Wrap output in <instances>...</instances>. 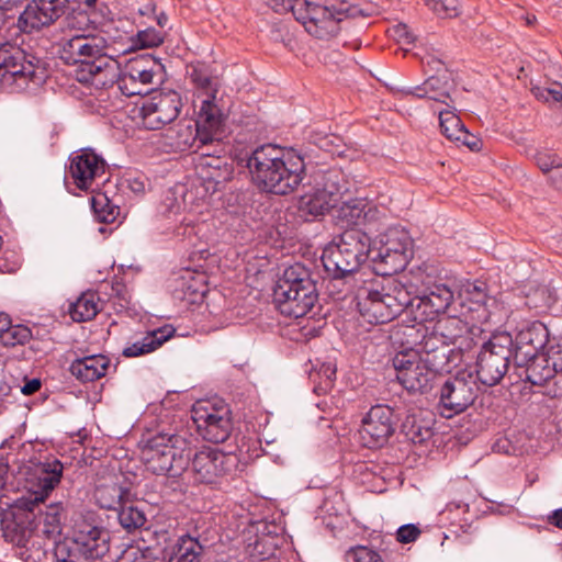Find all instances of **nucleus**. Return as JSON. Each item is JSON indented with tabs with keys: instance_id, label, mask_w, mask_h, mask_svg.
Instances as JSON below:
<instances>
[{
	"instance_id": "a878e982",
	"label": "nucleus",
	"mask_w": 562,
	"mask_h": 562,
	"mask_svg": "<svg viewBox=\"0 0 562 562\" xmlns=\"http://www.w3.org/2000/svg\"><path fill=\"white\" fill-rule=\"evenodd\" d=\"M215 94L202 101L194 126L199 128L200 143L207 145L218 139L223 133L225 115L222 109L214 102Z\"/></svg>"
},
{
	"instance_id": "39448f33",
	"label": "nucleus",
	"mask_w": 562,
	"mask_h": 562,
	"mask_svg": "<svg viewBox=\"0 0 562 562\" xmlns=\"http://www.w3.org/2000/svg\"><path fill=\"white\" fill-rule=\"evenodd\" d=\"M188 441L177 434H157L143 449L146 469L156 475L180 476L190 464Z\"/></svg>"
},
{
	"instance_id": "6e6552de",
	"label": "nucleus",
	"mask_w": 562,
	"mask_h": 562,
	"mask_svg": "<svg viewBox=\"0 0 562 562\" xmlns=\"http://www.w3.org/2000/svg\"><path fill=\"white\" fill-rule=\"evenodd\" d=\"M438 409L442 417L452 418L472 406L479 396L480 387L473 373L467 370L437 381Z\"/></svg>"
},
{
	"instance_id": "393cba45",
	"label": "nucleus",
	"mask_w": 562,
	"mask_h": 562,
	"mask_svg": "<svg viewBox=\"0 0 562 562\" xmlns=\"http://www.w3.org/2000/svg\"><path fill=\"white\" fill-rule=\"evenodd\" d=\"M419 346L418 357L437 374L449 372L452 363L456 366L454 349L430 331L423 336Z\"/></svg>"
},
{
	"instance_id": "5701e85b",
	"label": "nucleus",
	"mask_w": 562,
	"mask_h": 562,
	"mask_svg": "<svg viewBox=\"0 0 562 562\" xmlns=\"http://www.w3.org/2000/svg\"><path fill=\"white\" fill-rule=\"evenodd\" d=\"M66 13L65 2H29L19 18L25 33L48 27Z\"/></svg>"
},
{
	"instance_id": "473e14b6",
	"label": "nucleus",
	"mask_w": 562,
	"mask_h": 562,
	"mask_svg": "<svg viewBox=\"0 0 562 562\" xmlns=\"http://www.w3.org/2000/svg\"><path fill=\"white\" fill-rule=\"evenodd\" d=\"M204 549L198 537L186 533L166 547L164 552L168 562H201Z\"/></svg>"
},
{
	"instance_id": "774afa93",
	"label": "nucleus",
	"mask_w": 562,
	"mask_h": 562,
	"mask_svg": "<svg viewBox=\"0 0 562 562\" xmlns=\"http://www.w3.org/2000/svg\"><path fill=\"white\" fill-rule=\"evenodd\" d=\"M542 394L551 398L562 397V370H557L551 376L543 383Z\"/></svg>"
},
{
	"instance_id": "79ce46f5",
	"label": "nucleus",
	"mask_w": 562,
	"mask_h": 562,
	"mask_svg": "<svg viewBox=\"0 0 562 562\" xmlns=\"http://www.w3.org/2000/svg\"><path fill=\"white\" fill-rule=\"evenodd\" d=\"M131 491L117 482H108L97 485L94 499L99 507L108 510H116L128 499Z\"/></svg>"
},
{
	"instance_id": "69168bd1",
	"label": "nucleus",
	"mask_w": 562,
	"mask_h": 562,
	"mask_svg": "<svg viewBox=\"0 0 562 562\" xmlns=\"http://www.w3.org/2000/svg\"><path fill=\"white\" fill-rule=\"evenodd\" d=\"M138 79H131L127 75V70L120 71V76L116 78V86L122 94L126 97L142 94L143 91L138 88Z\"/></svg>"
},
{
	"instance_id": "de8ad7c7",
	"label": "nucleus",
	"mask_w": 562,
	"mask_h": 562,
	"mask_svg": "<svg viewBox=\"0 0 562 562\" xmlns=\"http://www.w3.org/2000/svg\"><path fill=\"white\" fill-rule=\"evenodd\" d=\"M91 209L100 223H113L120 214V207L108 196L105 191H92Z\"/></svg>"
},
{
	"instance_id": "58836bf2",
	"label": "nucleus",
	"mask_w": 562,
	"mask_h": 562,
	"mask_svg": "<svg viewBox=\"0 0 562 562\" xmlns=\"http://www.w3.org/2000/svg\"><path fill=\"white\" fill-rule=\"evenodd\" d=\"M81 81H90L101 88L113 87L120 76L119 68L106 58V55L93 61V64H89L88 68H81Z\"/></svg>"
},
{
	"instance_id": "4c0bfd02",
	"label": "nucleus",
	"mask_w": 562,
	"mask_h": 562,
	"mask_svg": "<svg viewBox=\"0 0 562 562\" xmlns=\"http://www.w3.org/2000/svg\"><path fill=\"white\" fill-rule=\"evenodd\" d=\"M423 415V411L411 412L401 425V434L414 445H422L434 436V419Z\"/></svg>"
},
{
	"instance_id": "052dcab7",
	"label": "nucleus",
	"mask_w": 562,
	"mask_h": 562,
	"mask_svg": "<svg viewBox=\"0 0 562 562\" xmlns=\"http://www.w3.org/2000/svg\"><path fill=\"white\" fill-rule=\"evenodd\" d=\"M255 529V535H258V537L269 538L270 540L282 543L284 526L281 522L260 520L256 522Z\"/></svg>"
},
{
	"instance_id": "72a5a7b5",
	"label": "nucleus",
	"mask_w": 562,
	"mask_h": 562,
	"mask_svg": "<svg viewBox=\"0 0 562 562\" xmlns=\"http://www.w3.org/2000/svg\"><path fill=\"white\" fill-rule=\"evenodd\" d=\"M206 292L207 286L204 276H193V273L188 270L176 280L172 296L175 300L191 305L201 302Z\"/></svg>"
},
{
	"instance_id": "9b49d317",
	"label": "nucleus",
	"mask_w": 562,
	"mask_h": 562,
	"mask_svg": "<svg viewBox=\"0 0 562 562\" xmlns=\"http://www.w3.org/2000/svg\"><path fill=\"white\" fill-rule=\"evenodd\" d=\"M355 300L359 314L368 324H386L395 318V301L387 299L383 279L362 280L356 290Z\"/></svg>"
},
{
	"instance_id": "e433bc0d",
	"label": "nucleus",
	"mask_w": 562,
	"mask_h": 562,
	"mask_svg": "<svg viewBox=\"0 0 562 562\" xmlns=\"http://www.w3.org/2000/svg\"><path fill=\"white\" fill-rule=\"evenodd\" d=\"M199 128L191 122L180 121L164 134V143L171 151L183 153L190 150L200 142Z\"/></svg>"
},
{
	"instance_id": "c756f323",
	"label": "nucleus",
	"mask_w": 562,
	"mask_h": 562,
	"mask_svg": "<svg viewBox=\"0 0 562 562\" xmlns=\"http://www.w3.org/2000/svg\"><path fill=\"white\" fill-rule=\"evenodd\" d=\"M462 305L469 304V312L475 313L472 319L479 323L490 321V311L486 307L487 301L493 300L487 293V284L484 281L475 280L464 284L460 292Z\"/></svg>"
},
{
	"instance_id": "ea45409f",
	"label": "nucleus",
	"mask_w": 562,
	"mask_h": 562,
	"mask_svg": "<svg viewBox=\"0 0 562 562\" xmlns=\"http://www.w3.org/2000/svg\"><path fill=\"white\" fill-rule=\"evenodd\" d=\"M453 301V292L446 283L435 282L427 286L424 295L420 297L419 307L424 306L429 314L439 315L446 313Z\"/></svg>"
},
{
	"instance_id": "0eeeda50",
	"label": "nucleus",
	"mask_w": 562,
	"mask_h": 562,
	"mask_svg": "<svg viewBox=\"0 0 562 562\" xmlns=\"http://www.w3.org/2000/svg\"><path fill=\"white\" fill-rule=\"evenodd\" d=\"M514 339L508 331L494 333L483 341L476 356V381L483 385L495 386L501 383L514 362Z\"/></svg>"
},
{
	"instance_id": "8fccbe9b",
	"label": "nucleus",
	"mask_w": 562,
	"mask_h": 562,
	"mask_svg": "<svg viewBox=\"0 0 562 562\" xmlns=\"http://www.w3.org/2000/svg\"><path fill=\"white\" fill-rule=\"evenodd\" d=\"M117 519L123 529L133 532L140 529L147 521L145 513L134 504H128V499L116 509Z\"/></svg>"
},
{
	"instance_id": "1a4fd4ad",
	"label": "nucleus",
	"mask_w": 562,
	"mask_h": 562,
	"mask_svg": "<svg viewBox=\"0 0 562 562\" xmlns=\"http://www.w3.org/2000/svg\"><path fill=\"white\" fill-rule=\"evenodd\" d=\"M413 257V239L402 227H389L380 238L372 261L381 276H393L403 271Z\"/></svg>"
},
{
	"instance_id": "b1692460",
	"label": "nucleus",
	"mask_w": 562,
	"mask_h": 562,
	"mask_svg": "<svg viewBox=\"0 0 562 562\" xmlns=\"http://www.w3.org/2000/svg\"><path fill=\"white\" fill-rule=\"evenodd\" d=\"M195 414L194 422L198 430L206 441L222 443L229 438L233 423L228 409H213L212 412L203 409L196 411Z\"/></svg>"
},
{
	"instance_id": "aec40b11",
	"label": "nucleus",
	"mask_w": 562,
	"mask_h": 562,
	"mask_svg": "<svg viewBox=\"0 0 562 562\" xmlns=\"http://www.w3.org/2000/svg\"><path fill=\"white\" fill-rule=\"evenodd\" d=\"M198 176L205 195L213 196L228 188L234 179V166L226 157L203 153L198 166Z\"/></svg>"
},
{
	"instance_id": "6ab92c4d",
	"label": "nucleus",
	"mask_w": 562,
	"mask_h": 562,
	"mask_svg": "<svg viewBox=\"0 0 562 562\" xmlns=\"http://www.w3.org/2000/svg\"><path fill=\"white\" fill-rule=\"evenodd\" d=\"M59 46V58L70 66L80 64L81 68H88L89 64L106 55L105 40L93 33H77L61 40Z\"/></svg>"
},
{
	"instance_id": "4468645a",
	"label": "nucleus",
	"mask_w": 562,
	"mask_h": 562,
	"mask_svg": "<svg viewBox=\"0 0 562 562\" xmlns=\"http://www.w3.org/2000/svg\"><path fill=\"white\" fill-rule=\"evenodd\" d=\"M182 105L181 95L177 91H154L143 99L138 115L146 130L156 131L173 122Z\"/></svg>"
},
{
	"instance_id": "dca6fc26",
	"label": "nucleus",
	"mask_w": 562,
	"mask_h": 562,
	"mask_svg": "<svg viewBox=\"0 0 562 562\" xmlns=\"http://www.w3.org/2000/svg\"><path fill=\"white\" fill-rule=\"evenodd\" d=\"M70 539L95 561L101 560L110 551V531L102 525V519L93 510L82 513L75 520Z\"/></svg>"
},
{
	"instance_id": "0e129e2a",
	"label": "nucleus",
	"mask_w": 562,
	"mask_h": 562,
	"mask_svg": "<svg viewBox=\"0 0 562 562\" xmlns=\"http://www.w3.org/2000/svg\"><path fill=\"white\" fill-rule=\"evenodd\" d=\"M535 160L538 168L548 177L554 169L562 165V158L559 155L548 151L537 153Z\"/></svg>"
},
{
	"instance_id": "423d86ee",
	"label": "nucleus",
	"mask_w": 562,
	"mask_h": 562,
	"mask_svg": "<svg viewBox=\"0 0 562 562\" xmlns=\"http://www.w3.org/2000/svg\"><path fill=\"white\" fill-rule=\"evenodd\" d=\"M372 252L370 236L361 229L350 228L340 234L335 246L324 250L321 260L325 272L355 276Z\"/></svg>"
},
{
	"instance_id": "20e7f679",
	"label": "nucleus",
	"mask_w": 562,
	"mask_h": 562,
	"mask_svg": "<svg viewBox=\"0 0 562 562\" xmlns=\"http://www.w3.org/2000/svg\"><path fill=\"white\" fill-rule=\"evenodd\" d=\"M45 78L41 58L11 43L0 45V90L21 92L30 82L38 86Z\"/></svg>"
},
{
	"instance_id": "7c9ffc66",
	"label": "nucleus",
	"mask_w": 562,
	"mask_h": 562,
	"mask_svg": "<svg viewBox=\"0 0 562 562\" xmlns=\"http://www.w3.org/2000/svg\"><path fill=\"white\" fill-rule=\"evenodd\" d=\"M111 364L109 357L98 353L75 359L69 372L81 383L94 382L103 378Z\"/></svg>"
},
{
	"instance_id": "a18cd8bd",
	"label": "nucleus",
	"mask_w": 562,
	"mask_h": 562,
	"mask_svg": "<svg viewBox=\"0 0 562 562\" xmlns=\"http://www.w3.org/2000/svg\"><path fill=\"white\" fill-rule=\"evenodd\" d=\"M470 331V325L457 316L442 317L434 325L431 334L448 346L453 345L461 334Z\"/></svg>"
},
{
	"instance_id": "680f3d73",
	"label": "nucleus",
	"mask_w": 562,
	"mask_h": 562,
	"mask_svg": "<svg viewBox=\"0 0 562 562\" xmlns=\"http://www.w3.org/2000/svg\"><path fill=\"white\" fill-rule=\"evenodd\" d=\"M189 77L199 89L209 90L212 86V76L209 66L203 63L191 65Z\"/></svg>"
},
{
	"instance_id": "09e8293b",
	"label": "nucleus",
	"mask_w": 562,
	"mask_h": 562,
	"mask_svg": "<svg viewBox=\"0 0 562 562\" xmlns=\"http://www.w3.org/2000/svg\"><path fill=\"white\" fill-rule=\"evenodd\" d=\"M55 562H94L88 553L70 538L55 543Z\"/></svg>"
},
{
	"instance_id": "ddd939ff",
	"label": "nucleus",
	"mask_w": 562,
	"mask_h": 562,
	"mask_svg": "<svg viewBox=\"0 0 562 562\" xmlns=\"http://www.w3.org/2000/svg\"><path fill=\"white\" fill-rule=\"evenodd\" d=\"M392 362L396 380L409 393L427 394L436 386L438 379L442 380V374L428 368L416 352L400 351Z\"/></svg>"
},
{
	"instance_id": "a211bd4d",
	"label": "nucleus",
	"mask_w": 562,
	"mask_h": 562,
	"mask_svg": "<svg viewBox=\"0 0 562 562\" xmlns=\"http://www.w3.org/2000/svg\"><path fill=\"white\" fill-rule=\"evenodd\" d=\"M395 411L383 404L372 406L362 417L359 429L362 445L369 449L384 447L394 435L397 426Z\"/></svg>"
},
{
	"instance_id": "bb28decb",
	"label": "nucleus",
	"mask_w": 562,
	"mask_h": 562,
	"mask_svg": "<svg viewBox=\"0 0 562 562\" xmlns=\"http://www.w3.org/2000/svg\"><path fill=\"white\" fill-rule=\"evenodd\" d=\"M76 8L70 10L66 8V25L79 33H93L104 19L102 8H98V2H77Z\"/></svg>"
},
{
	"instance_id": "338daca9",
	"label": "nucleus",
	"mask_w": 562,
	"mask_h": 562,
	"mask_svg": "<svg viewBox=\"0 0 562 562\" xmlns=\"http://www.w3.org/2000/svg\"><path fill=\"white\" fill-rule=\"evenodd\" d=\"M452 5H448L447 2H426L429 10L434 12L440 19L457 18L461 14V7L458 2H450Z\"/></svg>"
},
{
	"instance_id": "c03bdc74",
	"label": "nucleus",
	"mask_w": 562,
	"mask_h": 562,
	"mask_svg": "<svg viewBox=\"0 0 562 562\" xmlns=\"http://www.w3.org/2000/svg\"><path fill=\"white\" fill-rule=\"evenodd\" d=\"M159 67L154 56L149 54H140L131 58L124 69L127 70L131 79H138L140 85L153 82L156 69Z\"/></svg>"
},
{
	"instance_id": "4d7b16f0",
	"label": "nucleus",
	"mask_w": 562,
	"mask_h": 562,
	"mask_svg": "<svg viewBox=\"0 0 562 562\" xmlns=\"http://www.w3.org/2000/svg\"><path fill=\"white\" fill-rule=\"evenodd\" d=\"M441 133L450 140L460 138L467 130L461 119L450 110L439 111Z\"/></svg>"
},
{
	"instance_id": "6e6d98bb",
	"label": "nucleus",
	"mask_w": 562,
	"mask_h": 562,
	"mask_svg": "<svg viewBox=\"0 0 562 562\" xmlns=\"http://www.w3.org/2000/svg\"><path fill=\"white\" fill-rule=\"evenodd\" d=\"M324 282L328 295L334 300L344 299L351 290V280L355 276H340L335 272H325Z\"/></svg>"
},
{
	"instance_id": "f3484780",
	"label": "nucleus",
	"mask_w": 562,
	"mask_h": 562,
	"mask_svg": "<svg viewBox=\"0 0 562 562\" xmlns=\"http://www.w3.org/2000/svg\"><path fill=\"white\" fill-rule=\"evenodd\" d=\"M70 539L95 561L101 560L110 551V531L102 525V519L93 510L82 513L75 520Z\"/></svg>"
},
{
	"instance_id": "5fc2aeb1",
	"label": "nucleus",
	"mask_w": 562,
	"mask_h": 562,
	"mask_svg": "<svg viewBox=\"0 0 562 562\" xmlns=\"http://www.w3.org/2000/svg\"><path fill=\"white\" fill-rule=\"evenodd\" d=\"M280 544L281 543L270 540L269 538H262L255 535L248 539L246 550L251 558L258 561H266L274 557Z\"/></svg>"
},
{
	"instance_id": "c9c22d12",
	"label": "nucleus",
	"mask_w": 562,
	"mask_h": 562,
	"mask_svg": "<svg viewBox=\"0 0 562 562\" xmlns=\"http://www.w3.org/2000/svg\"><path fill=\"white\" fill-rule=\"evenodd\" d=\"M336 203L327 198L326 194L313 189L304 193L297 201V216L304 222H313L324 216Z\"/></svg>"
},
{
	"instance_id": "4be33fe9",
	"label": "nucleus",
	"mask_w": 562,
	"mask_h": 562,
	"mask_svg": "<svg viewBox=\"0 0 562 562\" xmlns=\"http://www.w3.org/2000/svg\"><path fill=\"white\" fill-rule=\"evenodd\" d=\"M35 507L29 509L18 507V498L11 509L0 520L1 529L5 541L24 548L29 542L34 529L37 527L35 519Z\"/></svg>"
},
{
	"instance_id": "cd10ccee",
	"label": "nucleus",
	"mask_w": 562,
	"mask_h": 562,
	"mask_svg": "<svg viewBox=\"0 0 562 562\" xmlns=\"http://www.w3.org/2000/svg\"><path fill=\"white\" fill-rule=\"evenodd\" d=\"M558 368L547 353H537L527 361H514V373L519 380L542 386Z\"/></svg>"
},
{
	"instance_id": "603ef678",
	"label": "nucleus",
	"mask_w": 562,
	"mask_h": 562,
	"mask_svg": "<svg viewBox=\"0 0 562 562\" xmlns=\"http://www.w3.org/2000/svg\"><path fill=\"white\" fill-rule=\"evenodd\" d=\"M482 329L476 326H470V331L465 334H461L460 338L453 344L456 347L454 356L456 360L463 361L464 358L472 359L475 353V349L480 346V333Z\"/></svg>"
},
{
	"instance_id": "3c124183",
	"label": "nucleus",
	"mask_w": 562,
	"mask_h": 562,
	"mask_svg": "<svg viewBox=\"0 0 562 562\" xmlns=\"http://www.w3.org/2000/svg\"><path fill=\"white\" fill-rule=\"evenodd\" d=\"M31 339L32 329L23 324H12V319L10 318L9 324H7L0 337V346L5 348L26 346V342Z\"/></svg>"
},
{
	"instance_id": "864d4df0",
	"label": "nucleus",
	"mask_w": 562,
	"mask_h": 562,
	"mask_svg": "<svg viewBox=\"0 0 562 562\" xmlns=\"http://www.w3.org/2000/svg\"><path fill=\"white\" fill-rule=\"evenodd\" d=\"M64 506L61 502L52 503L44 513H41V521L43 524V532L47 537H54L61 533V518L64 515Z\"/></svg>"
},
{
	"instance_id": "412c9836",
	"label": "nucleus",
	"mask_w": 562,
	"mask_h": 562,
	"mask_svg": "<svg viewBox=\"0 0 562 562\" xmlns=\"http://www.w3.org/2000/svg\"><path fill=\"white\" fill-rule=\"evenodd\" d=\"M514 361H527L543 350L551 342L550 330L540 321L528 322L519 328L513 337Z\"/></svg>"
},
{
	"instance_id": "c85d7f7f",
	"label": "nucleus",
	"mask_w": 562,
	"mask_h": 562,
	"mask_svg": "<svg viewBox=\"0 0 562 562\" xmlns=\"http://www.w3.org/2000/svg\"><path fill=\"white\" fill-rule=\"evenodd\" d=\"M336 212L337 224L346 229L370 223L379 213L375 206L360 199L344 202Z\"/></svg>"
},
{
	"instance_id": "bf43d9fd",
	"label": "nucleus",
	"mask_w": 562,
	"mask_h": 562,
	"mask_svg": "<svg viewBox=\"0 0 562 562\" xmlns=\"http://www.w3.org/2000/svg\"><path fill=\"white\" fill-rule=\"evenodd\" d=\"M346 562H384L380 553L367 546L349 548L345 553Z\"/></svg>"
},
{
	"instance_id": "37998d69",
	"label": "nucleus",
	"mask_w": 562,
	"mask_h": 562,
	"mask_svg": "<svg viewBox=\"0 0 562 562\" xmlns=\"http://www.w3.org/2000/svg\"><path fill=\"white\" fill-rule=\"evenodd\" d=\"M337 367L333 361H323L313 366L310 372V381L313 383V391L317 395L327 394L335 385Z\"/></svg>"
},
{
	"instance_id": "13d9d810",
	"label": "nucleus",
	"mask_w": 562,
	"mask_h": 562,
	"mask_svg": "<svg viewBox=\"0 0 562 562\" xmlns=\"http://www.w3.org/2000/svg\"><path fill=\"white\" fill-rule=\"evenodd\" d=\"M385 286L387 299L395 301V306L393 307L395 308L394 317H396L411 304L409 294L404 286L394 281H387Z\"/></svg>"
},
{
	"instance_id": "f03ea898",
	"label": "nucleus",
	"mask_w": 562,
	"mask_h": 562,
	"mask_svg": "<svg viewBox=\"0 0 562 562\" xmlns=\"http://www.w3.org/2000/svg\"><path fill=\"white\" fill-rule=\"evenodd\" d=\"M292 15L305 31L319 40H329L340 31L345 19L370 18L379 14V7L373 2H339V8L323 2H293Z\"/></svg>"
},
{
	"instance_id": "a19ab883",
	"label": "nucleus",
	"mask_w": 562,
	"mask_h": 562,
	"mask_svg": "<svg viewBox=\"0 0 562 562\" xmlns=\"http://www.w3.org/2000/svg\"><path fill=\"white\" fill-rule=\"evenodd\" d=\"M315 189L337 204L340 196L348 191V181L340 169L329 168L317 173Z\"/></svg>"
},
{
	"instance_id": "49530a36",
	"label": "nucleus",
	"mask_w": 562,
	"mask_h": 562,
	"mask_svg": "<svg viewBox=\"0 0 562 562\" xmlns=\"http://www.w3.org/2000/svg\"><path fill=\"white\" fill-rule=\"evenodd\" d=\"M99 297L97 293L81 294L76 302L69 304L68 313L74 322L82 323L91 321L99 313Z\"/></svg>"
},
{
	"instance_id": "f8f14e48",
	"label": "nucleus",
	"mask_w": 562,
	"mask_h": 562,
	"mask_svg": "<svg viewBox=\"0 0 562 562\" xmlns=\"http://www.w3.org/2000/svg\"><path fill=\"white\" fill-rule=\"evenodd\" d=\"M190 461L194 481L210 485L220 484L223 480L233 477L239 464L236 454L213 448L196 451Z\"/></svg>"
},
{
	"instance_id": "f257e3e1",
	"label": "nucleus",
	"mask_w": 562,
	"mask_h": 562,
	"mask_svg": "<svg viewBox=\"0 0 562 562\" xmlns=\"http://www.w3.org/2000/svg\"><path fill=\"white\" fill-rule=\"evenodd\" d=\"M247 168L261 191L277 195L293 192L305 177L304 158L294 149L272 144L255 148L247 159Z\"/></svg>"
},
{
	"instance_id": "2f4dec72",
	"label": "nucleus",
	"mask_w": 562,
	"mask_h": 562,
	"mask_svg": "<svg viewBox=\"0 0 562 562\" xmlns=\"http://www.w3.org/2000/svg\"><path fill=\"white\" fill-rule=\"evenodd\" d=\"M452 85L447 79L438 76H430L423 85L414 87L412 89L403 90L407 95H413L419 99L427 98L436 102L446 104L450 109L453 108L454 100L450 94Z\"/></svg>"
},
{
	"instance_id": "e2e57ef3",
	"label": "nucleus",
	"mask_w": 562,
	"mask_h": 562,
	"mask_svg": "<svg viewBox=\"0 0 562 562\" xmlns=\"http://www.w3.org/2000/svg\"><path fill=\"white\" fill-rule=\"evenodd\" d=\"M164 42V33L153 26L140 30L136 34V45L140 48L157 47Z\"/></svg>"
},
{
	"instance_id": "2eb2a0df",
	"label": "nucleus",
	"mask_w": 562,
	"mask_h": 562,
	"mask_svg": "<svg viewBox=\"0 0 562 562\" xmlns=\"http://www.w3.org/2000/svg\"><path fill=\"white\" fill-rule=\"evenodd\" d=\"M66 184H74L80 191H93L94 181L102 177L108 168L105 159L91 147L72 151L68 158Z\"/></svg>"
},
{
	"instance_id": "7ed1b4c3",
	"label": "nucleus",
	"mask_w": 562,
	"mask_h": 562,
	"mask_svg": "<svg viewBox=\"0 0 562 562\" xmlns=\"http://www.w3.org/2000/svg\"><path fill=\"white\" fill-rule=\"evenodd\" d=\"M317 282L313 272L295 262L283 270L273 288V303L286 317L306 316L318 301Z\"/></svg>"
},
{
	"instance_id": "9d476101",
	"label": "nucleus",
	"mask_w": 562,
	"mask_h": 562,
	"mask_svg": "<svg viewBox=\"0 0 562 562\" xmlns=\"http://www.w3.org/2000/svg\"><path fill=\"white\" fill-rule=\"evenodd\" d=\"M64 470V463L54 457L29 467L25 471V488L29 495L18 498V507L38 508L60 483Z\"/></svg>"
},
{
	"instance_id": "f704fd0d",
	"label": "nucleus",
	"mask_w": 562,
	"mask_h": 562,
	"mask_svg": "<svg viewBox=\"0 0 562 562\" xmlns=\"http://www.w3.org/2000/svg\"><path fill=\"white\" fill-rule=\"evenodd\" d=\"M176 329L171 325H164L154 330L146 333L142 339L136 340L132 345L125 347L122 355L126 358H134L150 353L162 346L168 339H170Z\"/></svg>"
}]
</instances>
